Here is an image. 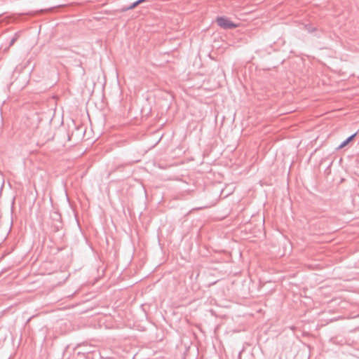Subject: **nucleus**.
Masks as SVG:
<instances>
[{"mask_svg":"<svg viewBox=\"0 0 359 359\" xmlns=\"http://www.w3.org/2000/svg\"><path fill=\"white\" fill-rule=\"evenodd\" d=\"M356 135V133H354L353 135H351L349 137L346 139V141H348V143L353 140V138Z\"/></svg>","mask_w":359,"mask_h":359,"instance_id":"20e7f679","label":"nucleus"},{"mask_svg":"<svg viewBox=\"0 0 359 359\" xmlns=\"http://www.w3.org/2000/svg\"><path fill=\"white\" fill-rule=\"evenodd\" d=\"M146 1V0H137V4H138V5H139L140 3L144 2V1Z\"/></svg>","mask_w":359,"mask_h":359,"instance_id":"0eeeda50","label":"nucleus"},{"mask_svg":"<svg viewBox=\"0 0 359 359\" xmlns=\"http://www.w3.org/2000/svg\"><path fill=\"white\" fill-rule=\"evenodd\" d=\"M138 5L137 2L135 1L134 2L133 4H132L131 5H130L129 6L123 8V11H128V10H131V9H133L135 8Z\"/></svg>","mask_w":359,"mask_h":359,"instance_id":"f03ea898","label":"nucleus"},{"mask_svg":"<svg viewBox=\"0 0 359 359\" xmlns=\"http://www.w3.org/2000/svg\"><path fill=\"white\" fill-rule=\"evenodd\" d=\"M217 22L222 28L228 29L237 27V25L230 21L225 17H218L217 18Z\"/></svg>","mask_w":359,"mask_h":359,"instance_id":"f257e3e1","label":"nucleus"},{"mask_svg":"<svg viewBox=\"0 0 359 359\" xmlns=\"http://www.w3.org/2000/svg\"><path fill=\"white\" fill-rule=\"evenodd\" d=\"M348 144V141H346V140L339 146V148L341 149V148L344 147L345 146H346Z\"/></svg>","mask_w":359,"mask_h":359,"instance_id":"7ed1b4c3","label":"nucleus"},{"mask_svg":"<svg viewBox=\"0 0 359 359\" xmlns=\"http://www.w3.org/2000/svg\"><path fill=\"white\" fill-rule=\"evenodd\" d=\"M16 39H17L16 37H13V38L11 39V43H10V46H12V45L15 43V41Z\"/></svg>","mask_w":359,"mask_h":359,"instance_id":"423d86ee","label":"nucleus"},{"mask_svg":"<svg viewBox=\"0 0 359 359\" xmlns=\"http://www.w3.org/2000/svg\"><path fill=\"white\" fill-rule=\"evenodd\" d=\"M356 135V133H354L353 135H351L349 137L346 139V141H348V143L353 140V138Z\"/></svg>","mask_w":359,"mask_h":359,"instance_id":"39448f33","label":"nucleus"}]
</instances>
